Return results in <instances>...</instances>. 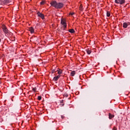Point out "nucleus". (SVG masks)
Returning <instances> with one entry per match:
<instances>
[{
    "instance_id": "1",
    "label": "nucleus",
    "mask_w": 130,
    "mask_h": 130,
    "mask_svg": "<svg viewBox=\"0 0 130 130\" xmlns=\"http://www.w3.org/2000/svg\"><path fill=\"white\" fill-rule=\"evenodd\" d=\"M2 29H3V32L5 33L6 36H7V35H8L9 33H10V31H9V29H8V28H7L6 26L3 25L2 27Z\"/></svg>"
},
{
    "instance_id": "2",
    "label": "nucleus",
    "mask_w": 130,
    "mask_h": 130,
    "mask_svg": "<svg viewBox=\"0 0 130 130\" xmlns=\"http://www.w3.org/2000/svg\"><path fill=\"white\" fill-rule=\"evenodd\" d=\"M62 8H63V4L61 3H57L56 9H61Z\"/></svg>"
},
{
    "instance_id": "3",
    "label": "nucleus",
    "mask_w": 130,
    "mask_h": 130,
    "mask_svg": "<svg viewBox=\"0 0 130 130\" xmlns=\"http://www.w3.org/2000/svg\"><path fill=\"white\" fill-rule=\"evenodd\" d=\"M115 3L119 5H123L125 3V0H115Z\"/></svg>"
},
{
    "instance_id": "4",
    "label": "nucleus",
    "mask_w": 130,
    "mask_h": 130,
    "mask_svg": "<svg viewBox=\"0 0 130 130\" xmlns=\"http://www.w3.org/2000/svg\"><path fill=\"white\" fill-rule=\"evenodd\" d=\"M9 3H10L9 0H3L1 2V5H2V6H5V5H8Z\"/></svg>"
},
{
    "instance_id": "5",
    "label": "nucleus",
    "mask_w": 130,
    "mask_h": 130,
    "mask_svg": "<svg viewBox=\"0 0 130 130\" xmlns=\"http://www.w3.org/2000/svg\"><path fill=\"white\" fill-rule=\"evenodd\" d=\"M50 4L52 7H54V8L55 9L56 8V6L57 4V2L56 1H52Z\"/></svg>"
},
{
    "instance_id": "6",
    "label": "nucleus",
    "mask_w": 130,
    "mask_h": 130,
    "mask_svg": "<svg viewBox=\"0 0 130 130\" xmlns=\"http://www.w3.org/2000/svg\"><path fill=\"white\" fill-rule=\"evenodd\" d=\"M60 78V75H58V76L54 77L53 80V81H54V82H56L57 81L58 79H59Z\"/></svg>"
},
{
    "instance_id": "7",
    "label": "nucleus",
    "mask_w": 130,
    "mask_h": 130,
    "mask_svg": "<svg viewBox=\"0 0 130 130\" xmlns=\"http://www.w3.org/2000/svg\"><path fill=\"white\" fill-rule=\"evenodd\" d=\"M38 16L43 19H44V15L39 12H38Z\"/></svg>"
},
{
    "instance_id": "8",
    "label": "nucleus",
    "mask_w": 130,
    "mask_h": 130,
    "mask_svg": "<svg viewBox=\"0 0 130 130\" xmlns=\"http://www.w3.org/2000/svg\"><path fill=\"white\" fill-rule=\"evenodd\" d=\"M114 117V115L111 114V113H109V119H112Z\"/></svg>"
},
{
    "instance_id": "9",
    "label": "nucleus",
    "mask_w": 130,
    "mask_h": 130,
    "mask_svg": "<svg viewBox=\"0 0 130 130\" xmlns=\"http://www.w3.org/2000/svg\"><path fill=\"white\" fill-rule=\"evenodd\" d=\"M61 24L63 25H67V23H66V20H64L63 19L61 20Z\"/></svg>"
},
{
    "instance_id": "10",
    "label": "nucleus",
    "mask_w": 130,
    "mask_h": 130,
    "mask_svg": "<svg viewBox=\"0 0 130 130\" xmlns=\"http://www.w3.org/2000/svg\"><path fill=\"white\" fill-rule=\"evenodd\" d=\"M127 26H128L127 23L124 22V23H123V28H127Z\"/></svg>"
},
{
    "instance_id": "11",
    "label": "nucleus",
    "mask_w": 130,
    "mask_h": 130,
    "mask_svg": "<svg viewBox=\"0 0 130 130\" xmlns=\"http://www.w3.org/2000/svg\"><path fill=\"white\" fill-rule=\"evenodd\" d=\"M29 30L30 32V33H34V28L33 27H31L29 28Z\"/></svg>"
},
{
    "instance_id": "12",
    "label": "nucleus",
    "mask_w": 130,
    "mask_h": 130,
    "mask_svg": "<svg viewBox=\"0 0 130 130\" xmlns=\"http://www.w3.org/2000/svg\"><path fill=\"white\" fill-rule=\"evenodd\" d=\"M75 75H76V71H73L71 72V76H72V77H74V76H75Z\"/></svg>"
},
{
    "instance_id": "13",
    "label": "nucleus",
    "mask_w": 130,
    "mask_h": 130,
    "mask_svg": "<svg viewBox=\"0 0 130 130\" xmlns=\"http://www.w3.org/2000/svg\"><path fill=\"white\" fill-rule=\"evenodd\" d=\"M69 32H70V33H75V29H69Z\"/></svg>"
},
{
    "instance_id": "14",
    "label": "nucleus",
    "mask_w": 130,
    "mask_h": 130,
    "mask_svg": "<svg viewBox=\"0 0 130 130\" xmlns=\"http://www.w3.org/2000/svg\"><path fill=\"white\" fill-rule=\"evenodd\" d=\"M56 72H58V75H60V74H62V70L59 69V70H56Z\"/></svg>"
},
{
    "instance_id": "15",
    "label": "nucleus",
    "mask_w": 130,
    "mask_h": 130,
    "mask_svg": "<svg viewBox=\"0 0 130 130\" xmlns=\"http://www.w3.org/2000/svg\"><path fill=\"white\" fill-rule=\"evenodd\" d=\"M66 29H67V24H64V25H63V28L62 30H63L64 31Z\"/></svg>"
},
{
    "instance_id": "16",
    "label": "nucleus",
    "mask_w": 130,
    "mask_h": 130,
    "mask_svg": "<svg viewBox=\"0 0 130 130\" xmlns=\"http://www.w3.org/2000/svg\"><path fill=\"white\" fill-rule=\"evenodd\" d=\"M86 52H87V53L88 54H91V50H89V49H87V50H86Z\"/></svg>"
},
{
    "instance_id": "17",
    "label": "nucleus",
    "mask_w": 130,
    "mask_h": 130,
    "mask_svg": "<svg viewBox=\"0 0 130 130\" xmlns=\"http://www.w3.org/2000/svg\"><path fill=\"white\" fill-rule=\"evenodd\" d=\"M107 17H110V12L109 11L107 12Z\"/></svg>"
},
{
    "instance_id": "18",
    "label": "nucleus",
    "mask_w": 130,
    "mask_h": 130,
    "mask_svg": "<svg viewBox=\"0 0 130 130\" xmlns=\"http://www.w3.org/2000/svg\"><path fill=\"white\" fill-rule=\"evenodd\" d=\"M36 90H37V88L36 87L32 88V91L36 92Z\"/></svg>"
},
{
    "instance_id": "19",
    "label": "nucleus",
    "mask_w": 130,
    "mask_h": 130,
    "mask_svg": "<svg viewBox=\"0 0 130 130\" xmlns=\"http://www.w3.org/2000/svg\"><path fill=\"white\" fill-rule=\"evenodd\" d=\"M45 4V2L44 1H42L40 2V5H44Z\"/></svg>"
},
{
    "instance_id": "20",
    "label": "nucleus",
    "mask_w": 130,
    "mask_h": 130,
    "mask_svg": "<svg viewBox=\"0 0 130 130\" xmlns=\"http://www.w3.org/2000/svg\"><path fill=\"white\" fill-rule=\"evenodd\" d=\"M38 99L39 101L41 100V96H40V95L38 96Z\"/></svg>"
},
{
    "instance_id": "21",
    "label": "nucleus",
    "mask_w": 130,
    "mask_h": 130,
    "mask_svg": "<svg viewBox=\"0 0 130 130\" xmlns=\"http://www.w3.org/2000/svg\"><path fill=\"white\" fill-rule=\"evenodd\" d=\"M66 31H67V30H66V29L64 30V31L63 30H62V34H66Z\"/></svg>"
},
{
    "instance_id": "22",
    "label": "nucleus",
    "mask_w": 130,
    "mask_h": 130,
    "mask_svg": "<svg viewBox=\"0 0 130 130\" xmlns=\"http://www.w3.org/2000/svg\"><path fill=\"white\" fill-rule=\"evenodd\" d=\"M52 72V74H54V73H56V71H55V70H53Z\"/></svg>"
},
{
    "instance_id": "23",
    "label": "nucleus",
    "mask_w": 130,
    "mask_h": 130,
    "mask_svg": "<svg viewBox=\"0 0 130 130\" xmlns=\"http://www.w3.org/2000/svg\"><path fill=\"white\" fill-rule=\"evenodd\" d=\"M113 130H117V128L115 127H114L113 128Z\"/></svg>"
},
{
    "instance_id": "24",
    "label": "nucleus",
    "mask_w": 130,
    "mask_h": 130,
    "mask_svg": "<svg viewBox=\"0 0 130 130\" xmlns=\"http://www.w3.org/2000/svg\"><path fill=\"white\" fill-rule=\"evenodd\" d=\"M70 15H71V16H73V15H74V13H70Z\"/></svg>"
},
{
    "instance_id": "25",
    "label": "nucleus",
    "mask_w": 130,
    "mask_h": 130,
    "mask_svg": "<svg viewBox=\"0 0 130 130\" xmlns=\"http://www.w3.org/2000/svg\"><path fill=\"white\" fill-rule=\"evenodd\" d=\"M61 105V106H63V105H64V104H62Z\"/></svg>"
},
{
    "instance_id": "26",
    "label": "nucleus",
    "mask_w": 130,
    "mask_h": 130,
    "mask_svg": "<svg viewBox=\"0 0 130 130\" xmlns=\"http://www.w3.org/2000/svg\"><path fill=\"white\" fill-rule=\"evenodd\" d=\"M1 41H2V40L0 39V42H1Z\"/></svg>"
}]
</instances>
